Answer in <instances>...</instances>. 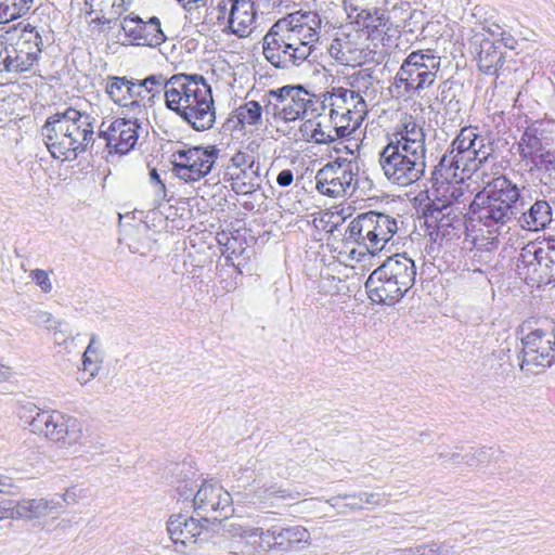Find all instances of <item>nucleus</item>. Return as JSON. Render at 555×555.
Returning a JSON list of instances; mask_svg holds the SVG:
<instances>
[{
  "label": "nucleus",
  "mask_w": 555,
  "mask_h": 555,
  "mask_svg": "<svg viewBox=\"0 0 555 555\" xmlns=\"http://www.w3.org/2000/svg\"><path fill=\"white\" fill-rule=\"evenodd\" d=\"M480 194L496 204L507 206V208L517 211L516 205L520 198V191L505 176L494 178Z\"/></svg>",
  "instance_id": "nucleus-28"
},
{
  "label": "nucleus",
  "mask_w": 555,
  "mask_h": 555,
  "mask_svg": "<svg viewBox=\"0 0 555 555\" xmlns=\"http://www.w3.org/2000/svg\"><path fill=\"white\" fill-rule=\"evenodd\" d=\"M317 190L326 196L337 198L352 195L358 189V166L352 160L337 159L317 172Z\"/></svg>",
  "instance_id": "nucleus-10"
},
{
  "label": "nucleus",
  "mask_w": 555,
  "mask_h": 555,
  "mask_svg": "<svg viewBox=\"0 0 555 555\" xmlns=\"http://www.w3.org/2000/svg\"><path fill=\"white\" fill-rule=\"evenodd\" d=\"M260 166L256 168H242L225 171V180L231 182V188L236 194H249L260 188Z\"/></svg>",
  "instance_id": "nucleus-34"
},
{
  "label": "nucleus",
  "mask_w": 555,
  "mask_h": 555,
  "mask_svg": "<svg viewBox=\"0 0 555 555\" xmlns=\"http://www.w3.org/2000/svg\"><path fill=\"white\" fill-rule=\"evenodd\" d=\"M233 502L231 493L214 480H204L192 500L195 514L209 524L227 519L233 513Z\"/></svg>",
  "instance_id": "nucleus-11"
},
{
  "label": "nucleus",
  "mask_w": 555,
  "mask_h": 555,
  "mask_svg": "<svg viewBox=\"0 0 555 555\" xmlns=\"http://www.w3.org/2000/svg\"><path fill=\"white\" fill-rule=\"evenodd\" d=\"M490 449L486 448H480L472 453L463 455V459H465V463L469 466L483 465L490 461Z\"/></svg>",
  "instance_id": "nucleus-54"
},
{
  "label": "nucleus",
  "mask_w": 555,
  "mask_h": 555,
  "mask_svg": "<svg viewBox=\"0 0 555 555\" xmlns=\"http://www.w3.org/2000/svg\"><path fill=\"white\" fill-rule=\"evenodd\" d=\"M332 124L333 127H323L320 121L307 119L299 127L300 139L317 144H328L336 139L345 138L352 133V129L348 124L338 125L337 121Z\"/></svg>",
  "instance_id": "nucleus-27"
},
{
  "label": "nucleus",
  "mask_w": 555,
  "mask_h": 555,
  "mask_svg": "<svg viewBox=\"0 0 555 555\" xmlns=\"http://www.w3.org/2000/svg\"><path fill=\"white\" fill-rule=\"evenodd\" d=\"M274 23L262 39L264 59L274 67L289 69L301 65L308 57L306 48L295 46V42Z\"/></svg>",
  "instance_id": "nucleus-12"
},
{
  "label": "nucleus",
  "mask_w": 555,
  "mask_h": 555,
  "mask_svg": "<svg viewBox=\"0 0 555 555\" xmlns=\"http://www.w3.org/2000/svg\"><path fill=\"white\" fill-rule=\"evenodd\" d=\"M178 493L180 495L181 499H184V500H190L192 499L193 500V496H194V488L192 486H189V483L184 482L182 485H180L178 488Z\"/></svg>",
  "instance_id": "nucleus-64"
},
{
  "label": "nucleus",
  "mask_w": 555,
  "mask_h": 555,
  "mask_svg": "<svg viewBox=\"0 0 555 555\" xmlns=\"http://www.w3.org/2000/svg\"><path fill=\"white\" fill-rule=\"evenodd\" d=\"M17 487L14 485L12 477L0 473V493L12 495L15 494Z\"/></svg>",
  "instance_id": "nucleus-60"
},
{
  "label": "nucleus",
  "mask_w": 555,
  "mask_h": 555,
  "mask_svg": "<svg viewBox=\"0 0 555 555\" xmlns=\"http://www.w3.org/2000/svg\"><path fill=\"white\" fill-rule=\"evenodd\" d=\"M183 74L172 75L170 78H166L164 75H151L141 80V86L147 88V103L153 105L155 99H160L162 94L165 99V104L167 105V94L170 93L172 85L171 82L178 77H182Z\"/></svg>",
  "instance_id": "nucleus-39"
},
{
  "label": "nucleus",
  "mask_w": 555,
  "mask_h": 555,
  "mask_svg": "<svg viewBox=\"0 0 555 555\" xmlns=\"http://www.w3.org/2000/svg\"><path fill=\"white\" fill-rule=\"evenodd\" d=\"M520 369L528 374H539L554 361L555 334L537 328L521 338Z\"/></svg>",
  "instance_id": "nucleus-14"
},
{
  "label": "nucleus",
  "mask_w": 555,
  "mask_h": 555,
  "mask_svg": "<svg viewBox=\"0 0 555 555\" xmlns=\"http://www.w3.org/2000/svg\"><path fill=\"white\" fill-rule=\"evenodd\" d=\"M209 522H205L201 517H186L182 514L170 516L167 521V531L175 544L185 546L188 543H195L203 529L207 528Z\"/></svg>",
  "instance_id": "nucleus-25"
},
{
  "label": "nucleus",
  "mask_w": 555,
  "mask_h": 555,
  "mask_svg": "<svg viewBox=\"0 0 555 555\" xmlns=\"http://www.w3.org/2000/svg\"><path fill=\"white\" fill-rule=\"evenodd\" d=\"M8 63L5 64L8 74H22L29 72L35 64L36 60L30 57L26 52L21 51L13 42L10 43L9 55H7Z\"/></svg>",
  "instance_id": "nucleus-41"
},
{
  "label": "nucleus",
  "mask_w": 555,
  "mask_h": 555,
  "mask_svg": "<svg viewBox=\"0 0 555 555\" xmlns=\"http://www.w3.org/2000/svg\"><path fill=\"white\" fill-rule=\"evenodd\" d=\"M366 114V103L362 95L357 92V98L352 99L351 106H346V109L341 112V119L353 120L352 132L356 127L361 122Z\"/></svg>",
  "instance_id": "nucleus-50"
},
{
  "label": "nucleus",
  "mask_w": 555,
  "mask_h": 555,
  "mask_svg": "<svg viewBox=\"0 0 555 555\" xmlns=\"http://www.w3.org/2000/svg\"><path fill=\"white\" fill-rule=\"evenodd\" d=\"M398 230L397 220L378 211L358 215L349 223L345 238L348 243L363 247L369 254L382 251Z\"/></svg>",
  "instance_id": "nucleus-5"
},
{
  "label": "nucleus",
  "mask_w": 555,
  "mask_h": 555,
  "mask_svg": "<svg viewBox=\"0 0 555 555\" xmlns=\"http://www.w3.org/2000/svg\"><path fill=\"white\" fill-rule=\"evenodd\" d=\"M395 555H453V552L446 544L431 542L398 550Z\"/></svg>",
  "instance_id": "nucleus-46"
},
{
  "label": "nucleus",
  "mask_w": 555,
  "mask_h": 555,
  "mask_svg": "<svg viewBox=\"0 0 555 555\" xmlns=\"http://www.w3.org/2000/svg\"><path fill=\"white\" fill-rule=\"evenodd\" d=\"M128 83L129 79L127 77L112 76L106 79L105 91L109 99L119 106L129 101L128 90L130 89Z\"/></svg>",
  "instance_id": "nucleus-42"
},
{
  "label": "nucleus",
  "mask_w": 555,
  "mask_h": 555,
  "mask_svg": "<svg viewBox=\"0 0 555 555\" xmlns=\"http://www.w3.org/2000/svg\"><path fill=\"white\" fill-rule=\"evenodd\" d=\"M416 267L404 254L388 257L365 282L369 298L376 304L393 306L415 283Z\"/></svg>",
  "instance_id": "nucleus-3"
},
{
  "label": "nucleus",
  "mask_w": 555,
  "mask_h": 555,
  "mask_svg": "<svg viewBox=\"0 0 555 555\" xmlns=\"http://www.w3.org/2000/svg\"><path fill=\"white\" fill-rule=\"evenodd\" d=\"M472 175H466L464 170V163L459 158L457 152L451 153V147L440 158L439 163L435 166L430 181H456L470 178Z\"/></svg>",
  "instance_id": "nucleus-30"
},
{
  "label": "nucleus",
  "mask_w": 555,
  "mask_h": 555,
  "mask_svg": "<svg viewBox=\"0 0 555 555\" xmlns=\"http://www.w3.org/2000/svg\"><path fill=\"white\" fill-rule=\"evenodd\" d=\"M455 98V93L452 90V83L443 81L439 86V94L437 99L443 104L446 107H452L453 99Z\"/></svg>",
  "instance_id": "nucleus-58"
},
{
  "label": "nucleus",
  "mask_w": 555,
  "mask_h": 555,
  "mask_svg": "<svg viewBox=\"0 0 555 555\" xmlns=\"http://www.w3.org/2000/svg\"><path fill=\"white\" fill-rule=\"evenodd\" d=\"M29 11L27 7H22L17 0H0V23H9L27 14Z\"/></svg>",
  "instance_id": "nucleus-49"
},
{
  "label": "nucleus",
  "mask_w": 555,
  "mask_h": 555,
  "mask_svg": "<svg viewBox=\"0 0 555 555\" xmlns=\"http://www.w3.org/2000/svg\"><path fill=\"white\" fill-rule=\"evenodd\" d=\"M167 94V108L177 113L196 131L214 127L216 112L211 88L201 75L183 74L172 82Z\"/></svg>",
  "instance_id": "nucleus-2"
},
{
  "label": "nucleus",
  "mask_w": 555,
  "mask_h": 555,
  "mask_svg": "<svg viewBox=\"0 0 555 555\" xmlns=\"http://www.w3.org/2000/svg\"><path fill=\"white\" fill-rule=\"evenodd\" d=\"M343 496H344V494L333 496V498L328 499L326 501V503L330 504L332 507L336 508L338 511V514H341V515H348L352 512L363 509V506L360 503L352 502V503L341 504L340 500H345Z\"/></svg>",
  "instance_id": "nucleus-53"
},
{
  "label": "nucleus",
  "mask_w": 555,
  "mask_h": 555,
  "mask_svg": "<svg viewBox=\"0 0 555 555\" xmlns=\"http://www.w3.org/2000/svg\"><path fill=\"white\" fill-rule=\"evenodd\" d=\"M412 60L413 59H404L396 74L393 85L397 88L403 86L406 93L420 94L421 91L434 85V81L433 77L428 74L423 75L418 70L414 69V64L417 60L413 62Z\"/></svg>",
  "instance_id": "nucleus-29"
},
{
  "label": "nucleus",
  "mask_w": 555,
  "mask_h": 555,
  "mask_svg": "<svg viewBox=\"0 0 555 555\" xmlns=\"http://www.w3.org/2000/svg\"><path fill=\"white\" fill-rule=\"evenodd\" d=\"M387 139L388 143L383 150H389L391 155L398 150L401 157L408 156L411 162L426 165V133L412 116H405Z\"/></svg>",
  "instance_id": "nucleus-9"
},
{
  "label": "nucleus",
  "mask_w": 555,
  "mask_h": 555,
  "mask_svg": "<svg viewBox=\"0 0 555 555\" xmlns=\"http://www.w3.org/2000/svg\"><path fill=\"white\" fill-rule=\"evenodd\" d=\"M120 27L129 41L135 46L157 47L166 40L160 21L156 16L143 21L139 15L131 13L121 20Z\"/></svg>",
  "instance_id": "nucleus-19"
},
{
  "label": "nucleus",
  "mask_w": 555,
  "mask_h": 555,
  "mask_svg": "<svg viewBox=\"0 0 555 555\" xmlns=\"http://www.w3.org/2000/svg\"><path fill=\"white\" fill-rule=\"evenodd\" d=\"M126 108L125 119L134 120L135 124L146 118V104H142L139 100H131L122 105Z\"/></svg>",
  "instance_id": "nucleus-52"
},
{
  "label": "nucleus",
  "mask_w": 555,
  "mask_h": 555,
  "mask_svg": "<svg viewBox=\"0 0 555 555\" xmlns=\"http://www.w3.org/2000/svg\"><path fill=\"white\" fill-rule=\"evenodd\" d=\"M469 210L473 218L488 228L489 232L499 231L516 218L518 212L507 208V206L496 204L481 194H477L469 203Z\"/></svg>",
  "instance_id": "nucleus-22"
},
{
  "label": "nucleus",
  "mask_w": 555,
  "mask_h": 555,
  "mask_svg": "<svg viewBox=\"0 0 555 555\" xmlns=\"http://www.w3.org/2000/svg\"><path fill=\"white\" fill-rule=\"evenodd\" d=\"M150 181L156 188L155 202L160 203V202L165 201L166 195H167L166 185L163 182V180L160 179V176L155 168L150 171Z\"/></svg>",
  "instance_id": "nucleus-55"
},
{
  "label": "nucleus",
  "mask_w": 555,
  "mask_h": 555,
  "mask_svg": "<svg viewBox=\"0 0 555 555\" xmlns=\"http://www.w3.org/2000/svg\"><path fill=\"white\" fill-rule=\"evenodd\" d=\"M10 43L0 40V73H7L5 64L8 63Z\"/></svg>",
  "instance_id": "nucleus-63"
},
{
  "label": "nucleus",
  "mask_w": 555,
  "mask_h": 555,
  "mask_svg": "<svg viewBox=\"0 0 555 555\" xmlns=\"http://www.w3.org/2000/svg\"><path fill=\"white\" fill-rule=\"evenodd\" d=\"M38 318V322L43 324L48 330H57V326L61 325L49 312H41Z\"/></svg>",
  "instance_id": "nucleus-61"
},
{
  "label": "nucleus",
  "mask_w": 555,
  "mask_h": 555,
  "mask_svg": "<svg viewBox=\"0 0 555 555\" xmlns=\"http://www.w3.org/2000/svg\"><path fill=\"white\" fill-rule=\"evenodd\" d=\"M13 43L38 63L43 48V40L37 27L30 24L24 26Z\"/></svg>",
  "instance_id": "nucleus-37"
},
{
  "label": "nucleus",
  "mask_w": 555,
  "mask_h": 555,
  "mask_svg": "<svg viewBox=\"0 0 555 555\" xmlns=\"http://www.w3.org/2000/svg\"><path fill=\"white\" fill-rule=\"evenodd\" d=\"M379 165L388 181L399 186H409L421 180L425 173L426 165L411 162V158L400 156L399 151L395 155L389 150L379 153Z\"/></svg>",
  "instance_id": "nucleus-18"
},
{
  "label": "nucleus",
  "mask_w": 555,
  "mask_h": 555,
  "mask_svg": "<svg viewBox=\"0 0 555 555\" xmlns=\"http://www.w3.org/2000/svg\"><path fill=\"white\" fill-rule=\"evenodd\" d=\"M258 163L255 162V158L246 152L237 151L231 158L227 166L225 171H232L234 169L242 168H256Z\"/></svg>",
  "instance_id": "nucleus-51"
},
{
  "label": "nucleus",
  "mask_w": 555,
  "mask_h": 555,
  "mask_svg": "<svg viewBox=\"0 0 555 555\" xmlns=\"http://www.w3.org/2000/svg\"><path fill=\"white\" fill-rule=\"evenodd\" d=\"M532 162L537 167L545 170H555V153L551 151L540 152Z\"/></svg>",
  "instance_id": "nucleus-56"
},
{
  "label": "nucleus",
  "mask_w": 555,
  "mask_h": 555,
  "mask_svg": "<svg viewBox=\"0 0 555 555\" xmlns=\"http://www.w3.org/2000/svg\"><path fill=\"white\" fill-rule=\"evenodd\" d=\"M257 11L253 0H232L228 33L246 38L255 28Z\"/></svg>",
  "instance_id": "nucleus-26"
},
{
  "label": "nucleus",
  "mask_w": 555,
  "mask_h": 555,
  "mask_svg": "<svg viewBox=\"0 0 555 555\" xmlns=\"http://www.w3.org/2000/svg\"><path fill=\"white\" fill-rule=\"evenodd\" d=\"M517 274L528 284H550L555 281V250L550 240L529 242L519 253Z\"/></svg>",
  "instance_id": "nucleus-7"
},
{
  "label": "nucleus",
  "mask_w": 555,
  "mask_h": 555,
  "mask_svg": "<svg viewBox=\"0 0 555 555\" xmlns=\"http://www.w3.org/2000/svg\"><path fill=\"white\" fill-rule=\"evenodd\" d=\"M62 505L59 501L46 499H24L16 502V517L35 519L57 514Z\"/></svg>",
  "instance_id": "nucleus-33"
},
{
  "label": "nucleus",
  "mask_w": 555,
  "mask_h": 555,
  "mask_svg": "<svg viewBox=\"0 0 555 555\" xmlns=\"http://www.w3.org/2000/svg\"><path fill=\"white\" fill-rule=\"evenodd\" d=\"M266 467L267 464L260 460L250 459L247 462L244 474L250 472L254 475L253 483H257V487L235 492L234 495L237 503L267 507L273 506L280 500H295L299 496V492L283 489L276 483H261Z\"/></svg>",
  "instance_id": "nucleus-8"
},
{
  "label": "nucleus",
  "mask_w": 555,
  "mask_h": 555,
  "mask_svg": "<svg viewBox=\"0 0 555 555\" xmlns=\"http://www.w3.org/2000/svg\"><path fill=\"white\" fill-rule=\"evenodd\" d=\"M236 117L242 126L258 128L262 122V107L257 101H248L236 109Z\"/></svg>",
  "instance_id": "nucleus-43"
},
{
  "label": "nucleus",
  "mask_w": 555,
  "mask_h": 555,
  "mask_svg": "<svg viewBox=\"0 0 555 555\" xmlns=\"http://www.w3.org/2000/svg\"><path fill=\"white\" fill-rule=\"evenodd\" d=\"M464 207L442 210L441 208H425V220L428 227L434 231L430 236L436 242L438 240L459 237L460 231L464 225Z\"/></svg>",
  "instance_id": "nucleus-20"
},
{
  "label": "nucleus",
  "mask_w": 555,
  "mask_h": 555,
  "mask_svg": "<svg viewBox=\"0 0 555 555\" xmlns=\"http://www.w3.org/2000/svg\"><path fill=\"white\" fill-rule=\"evenodd\" d=\"M16 517V502L13 500L0 501V520Z\"/></svg>",
  "instance_id": "nucleus-59"
},
{
  "label": "nucleus",
  "mask_w": 555,
  "mask_h": 555,
  "mask_svg": "<svg viewBox=\"0 0 555 555\" xmlns=\"http://www.w3.org/2000/svg\"><path fill=\"white\" fill-rule=\"evenodd\" d=\"M464 180L433 182L430 203L426 206L430 208H441L442 210L455 209L457 207H469L470 192L463 186Z\"/></svg>",
  "instance_id": "nucleus-23"
},
{
  "label": "nucleus",
  "mask_w": 555,
  "mask_h": 555,
  "mask_svg": "<svg viewBox=\"0 0 555 555\" xmlns=\"http://www.w3.org/2000/svg\"><path fill=\"white\" fill-rule=\"evenodd\" d=\"M357 98V92L343 87L333 88L331 92L322 95L321 106L323 109L330 108L331 122L337 121L339 112H344L346 106H351L352 99Z\"/></svg>",
  "instance_id": "nucleus-36"
},
{
  "label": "nucleus",
  "mask_w": 555,
  "mask_h": 555,
  "mask_svg": "<svg viewBox=\"0 0 555 555\" xmlns=\"http://www.w3.org/2000/svg\"><path fill=\"white\" fill-rule=\"evenodd\" d=\"M376 81L375 70L371 67L359 69L348 76L350 90L358 92L360 95L366 93Z\"/></svg>",
  "instance_id": "nucleus-45"
},
{
  "label": "nucleus",
  "mask_w": 555,
  "mask_h": 555,
  "mask_svg": "<svg viewBox=\"0 0 555 555\" xmlns=\"http://www.w3.org/2000/svg\"><path fill=\"white\" fill-rule=\"evenodd\" d=\"M518 145L522 158L533 159L542 151V142L538 137V130L532 127L527 128Z\"/></svg>",
  "instance_id": "nucleus-44"
},
{
  "label": "nucleus",
  "mask_w": 555,
  "mask_h": 555,
  "mask_svg": "<svg viewBox=\"0 0 555 555\" xmlns=\"http://www.w3.org/2000/svg\"><path fill=\"white\" fill-rule=\"evenodd\" d=\"M504 64V53L490 39L481 40L478 51V68L488 75H495Z\"/></svg>",
  "instance_id": "nucleus-35"
},
{
  "label": "nucleus",
  "mask_w": 555,
  "mask_h": 555,
  "mask_svg": "<svg viewBox=\"0 0 555 555\" xmlns=\"http://www.w3.org/2000/svg\"><path fill=\"white\" fill-rule=\"evenodd\" d=\"M457 152L464 163L466 175L475 173L492 155L493 147L488 138L475 127H464L451 142V153Z\"/></svg>",
  "instance_id": "nucleus-15"
},
{
  "label": "nucleus",
  "mask_w": 555,
  "mask_h": 555,
  "mask_svg": "<svg viewBox=\"0 0 555 555\" xmlns=\"http://www.w3.org/2000/svg\"><path fill=\"white\" fill-rule=\"evenodd\" d=\"M17 415L35 434L68 446L82 443V427L75 417L65 416L56 411H43L31 402L22 404Z\"/></svg>",
  "instance_id": "nucleus-4"
},
{
  "label": "nucleus",
  "mask_w": 555,
  "mask_h": 555,
  "mask_svg": "<svg viewBox=\"0 0 555 555\" xmlns=\"http://www.w3.org/2000/svg\"><path fill=\"white\" fill-rule=\"evenodd\" d=\"M219 155L215 145L192 146L173 153L172 171L185 182H196L210 173Z\"/></svg>",
  "instance_id": "nucleus-13"
},
{
  "label": "nucleus",
  "mask_w": 555,
  "mask_h": 555,
  "mask_svg": "<svg viewBox=\"0 0 555 555\" xmlns=\"http://www.w3.org/2000/svg\"><path fill=\"white\" fill-rule=\"evenodd\" d=\"M105 122L101 124L99 135L104 138L106 146L117 154L129 153L138 142L139 124L134 120L117 118L104 129Z\"/></svg>",
  "instance_id": "nucleus-21"
},
{
  "label": "nucleus",
  "mask_w": 555,
  "mask_h": 555,
  "mask_svg": "<svg viewBox=\"0 0 555 555\" xmlns=\"http://www.w3.org/2000/svg\"><path fill=\"white\" fill-rule=\"evenodd\" d=\"M231 540L224 544V551L229 555H259L268 552L260 527L245 526L237 521H230L223 526Z\"/></svg>",
  "instance_id": "nucleus-17"
},
{
  "label": "nucleus",
  "mask_w": 555,
  "mask_h": 555,
  "mask_svg": "<svg viewBox=\"0 0 555 555\" xmlns=\"http://www.w3.org/2000/svg\"><path fill=\"white\" fill-rule=\"evenodd\" d=\"M231 3L232 0H219L216 7H211L208 10V23L222 27L223 31H228V21H230Z\"/></svg>",
  "instance_id": "nucleus-48"
},
{
  "label": "nucleus",
  "mask_w": 555,
  "mask_h": 555,
  "mask_svg": "<svg viewBox=\"0 0 555 555\" xmlns=\"http://www.w3.org/2000/svg\"><path fill=\"white\" fill-rule=\"evenodd\" d=\"M95 118L68 107L50 116L41 128L44 143L56 159L76 158L94 142Z\"/></svg>",
  "instance_id": "nucleus-1"
},
{
  "label": "nucleus",
  "mask_w": 555,
  "mask_h": 555,
  "mask_svg": "<svg viewBox=\"0 0 555 555\" xmlns=\"http://www.w3.org/2000/svg\"><path fill=\"white\" fill-rule=\"evenodd\" d=\"M553 220V210L544 199L535 201L527 211L518 218L522 229L528 231L544 230Z\"/></svg>",
  "instance_id": "nucleus-32"
},
{
  "label": "nucleus",
  "mask_w": 555,
  "mask_h": 555,
  "mask_svg": "<svg viewBox=\"0 0 555 555\" xmlns=\"http://www.w3.org/2000/svg\"><path fill=\"white\" fill-rule=\"evenodd\" d=\"M30 278L40 287L42 292L50 293L52 291V283L50 281L49 274L44 270H33L30 273Z\"/></svg>",
  "instance_id": "nucleus-57"
},
{
  "label": "nucleus",
  "mask_w": 555,
  "mask_h": 555,
  "mask_svg": "<svg viewBox=\"0 0 555 555\" xmlns=\"http://www.w3.org/2000/svg\"><path fill=\"white\" fill-rule=\"evenodd\" d=\"M314 95L302 86H283L269 90L263 95L264 114L284 122L302 119L306 114L317 111Z\"/></svg>",
  "instance_id": "nucleus-6"
},
{
  "label": "nucleus",
  "mask_w": 555,
  "mask_h": 555,
  "mask_svg": "<svg viewBox=\"0 0 555 555\" xmlns=\"http://www.w3.org/2000/svg\"><path fill=\"white\" fill-rule=\"evenodd\" d=\"M101 362L99 347L96 346V336L92 335L82 356L83 371L88 372L90 377H94L100 370Z\"/></svg>",
  "instance_id": "nucleus-47"
},
{
  "label": "nucleus",
  "mask_w": 555,
  "mask_h": 555,
  "mask_svg": "<svg viewBox=\"0 0 555 555\" xmlns=\"http://www.w3.org/2000/svg\"><path fill=\"white\" fill-rule=\"evenodd\" d=\"M406 59L417 60L414 64V69L418 70L423 75H429L433 77L435 82L437 74L440 70V56L436 55L430 49L412 51Z\"/></svg>",
  "instance_id": "nucleus-40"
},
{
  "label": "nucleus",
  "mask_w": 555,
  "mask_h": 555,
  "mask_svg": "<svg viewBox=\"0 0 555 555\" xmlns=\"http://www.w3.org/2000/svg\"><path fill=\"white\" fill-rule=\"evenodd\" d=\"M283 31L295 42V46L306 48V56L309 57L320 39L321 17L317 12L297 11L275 22Z\"/></svg>",
  "instance_id": "nucleus-16"
},
{
  "label": "nucleus",
  "mask_w": 555,
  "mask_h": 555,
  "mask_svg": "<svg viewBox=\"0 0 555 555\" xmlns=\"http://www.w3.org/2000/svg\"><path fill=\"white\" fill-rule=\"evenodd\" d=\"M328 52L332 57L345 65H361L365 59L363 50L346 34H341L332 41Z\"/></svg>",
  "instance_id": "nucleus-31"
},
{
  "label": "nucleus",
  "mask_w": 555,
  "mask_h": 555,
  "mask_svg": "<svg viewBox=\"0 0 555 555\" xmlns=\"http://www.w3.org/2000/svg\"><path fill=\"white\" fill-rule=\"evenodd\" d=\"M356 24L359 28L366 29L369 35L387 33L390 29L389 17L378 9L361 10L356 16Z\"/></svg>",
  "instance_id": "nucleus-38"
},
{
  "label": "nucleus",
  "mask_w": 555,
  "mask_h": 555,
  "mask_svg": "<svg viewBox=\"0 0 555 555\" xmlns=\"http://www.w3.org/2000/svg\"><path fill=\"white\" fill-rule=\"evenodd\" d=\"M261 539L266 542L267 551L271 548L280 551L300 550L309 544L310 533L301 526L287 528L272 526L263 530Z\"/></svg>",
  "instance_id": "nucleus-24"
},
{
  "label": "nucleus",
  "mask_w": 555,
  "mask_h": 555,
  "mask_svg": "<svg viewBox=\"0 0 555 555\" xmlns=\"http://www.w3.org/2000/svg\"><path fill=\"white\" fill-rule=\"evenodd\" d=\"M293 181L294 173L291 169L282 170L276 177V183L283 188L291 185Z\"/></svg>",
  "instance_id": "nucleus-62"
}]
</instances>
